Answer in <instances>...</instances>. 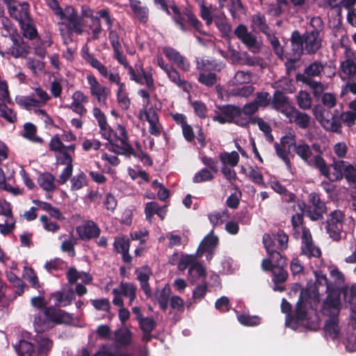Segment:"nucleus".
I'll return each mask as SVG.
<instances>
[{
	"label": "nucleus",
	"mask_w": 356,
	"mask_h": 356,
	"mask_svg": "<svg viewBox=\"0 0 356 356\" xmlns=\"http://www.w3.org/2000/svg\"><path fill=\"white\" fill-rule=\"evenodd\" d=\"M99 134L102 137L108 140L112 147V151L118 154L132 155L138 159L144 164L150 165L152 163L151 159L142 151L138 143L136 148H132L128 143L126 129L124 126L118 124L115 132L113 133L108 123L99 126Z\"/></svg>",
	"instance_id": "nucleus-1"
},
{
	"label": "nucleus",
	"mask_w": 356,
	"mask_h": 356,
	"mask_svg": "<svg viewBox=\"0 0 356 356\" xmlns=\"http://www.w3.org/2000/svg\"><path fill=\"white\" fill-rule=\"evenodd\" d=\"M51 347L52 342L46 335L38 334L33 339L28 332L14 345L19 356H47Z\"/></svg>",
	"instance_id": "nucleus-2"
},
{
	"label": "nucleus",
	"mask_w": 356,
	"mask_h": 356,
	"mask_svg": "<svg viewBox=\"0 0 356 356\" xmlns=\"http://www.w3.org/2000/svg\"><path fill=\"white\" fill-rule=\"evenodd\" d=\"M263 243L268 258L262 261L261 266L264 270H272L273 274V281L276 282H283L288 277L287 272L284 269L286 266V261L282 257L278 251H275L271 243L272 239L268 234H265L263 236Z\"/></svg>",
	"instance_id": "nucleus-3"
},
{
	"label": "nucleus",
	"mask_w": 356,
	"mask_h": 356,
	"mask_svg": "<svg viewBox=\"0 0 356 356\" xmlns=\"http://www.w3.org/2000/svg\"><path fill=\"white\" fill-rule=\"evenodd\" d=\"M340 300L337 294H332L327 297L323 302L321 312L328 318L324 325L325 336L327 339H337L340 335L338 315L340 311Z\"/></svg>",
	"instance_id": "nucleus-4"
},
{
	"label": "nucleus",
	"mask_w": 356,
	"mask_h": 356,
	"mask_svg": "<svg viewBox=\"0 0 356 356\" xmlns=\"http://www.w3.org/2000/svg\"><path fill=\"white\" fill-rule=\"evenodd\" d=\"M307 291H305L307 293ZM305 292L302 291L300 297V300L296 305V314L294 317L289 315V312L291 309V305L284 298L282 299L281 309L283 313L286 314V325L293 330L298 329L300 325H306V321L309 319L308 312L306 305L303 302V295Z\"/></svg>",
	"instance_id": "nucleus-5"
},
{
	"label": "nucleus",
	"mask_w": 356,
	"mask_h": 356,
	"mask_svg": "<svg viewBox=\"0 0 356 356\" xmlns=\"http://www.w3.org/2000/svg\"><path fill=\"white\" fill-rule=\"evenodd\" d=\"M54 15L60 20L61 24L65 25L67 31L70 33H76L81 35L83 32V24L79 18L74 8L70 6H67L63 10L60 7L59 4L55 8H51Z\"/></svg>",
	"instance_id": "nucleus-6"
},
{
	"label": "nucleus",
	"mask_w": 356,
	"mask_h": 356,
	"mask_svg": "<svg viewBox=\"0 0 356 356\" xmlns=\"http://www.w3.org/2000/svg\"><path fill=\"white\" fill-rule=\"evenodd\" d=\"M330 166L333 172H330V167L327 165V174L323 175L330 181H339L345 177L348 183L356 181V167L353 165L343 160L333 159Z\"/></svg>",
	"instance_id": "nucleus-7"
},
{
	"label": "nucleus",
	"mask_w": 356,
	"mask_h": 356,
	"mask_svg": "<svg viewBox=\"0 0 356 356\" xmlns=\"http://www.w3.org/2000/svg\"><path fill=\"white\" fill-rule=\"evenodd\" d=\"M302 214V213H297L291 218L294 228L296 229L298 232L301 231L302 232V254L307 257H318L321 255L320 249L314 245L309 230L301 226Z\"/></svg>",
	"instance_id": "nucleus-8"
},
{
	"label": "nucleus",
	"mask_w": 356,
	"mask_h": 356,
	"mask_svg": "<svg viewBox=\"0 0 356 356\" xmlns=\"http://www.w3.org/2000/svg\"><path fill=\"white\" fill-rule=\"evenodd\" d=\"M224 67L222 63H217L205 58L197 59V69L200 72L198 81L207 86H213L217 81L214 72H220Z\"/></svg>",
	"instance_id": "nucleus-9"
},
{
	"label": "nucleus",
	"mask_w": 356,
	"mask_h": 356,
	"mask_svg": "<svg viewBox=\"0 0 356 356\" xmlns=\"http://www.w3.org/2000/svg\"><path fill=\"white\" fill-rule=\"evenodd\" d=\"M294 149L297 155L308 165L318 169L321 175L327 174V164L323 156H312L310 146L302 141L294 144Z\"/></svg>",
	"instance_id": "nucleus-10"
},
{
	"label": "nucleus",
	"mask_w": 356,
	"mask_h": 356,
	"mask_svg": "<svg viewBox=\"0 0 356 356\" xmlns=\"http://www.w3.org/2000/svg\"><path fill=\"white\" fill-rule=\"evenodd\" d=\"M177 267L181 271L188 268V278L191 283H195L206 276L205 268L197 261V257L193 254L181 255Z\"/></svg>",
	"instance_id": "nucleus-11"
},
{
	"label": "nucleus",
	"mask_w": 356,
	"mask_h": 356,
	"mask_svg": "<svg viewBox=\"0 0 356 356\" xmlns=\"http://www.w3.org/2000/svg\"><path fill=\"white\" fill-rule=\"evenodd\" d=\"M344 299L350 305V326L353 333L348 335L345 342L346 350L350 352L356 351V285L344 291Z\"/></svg>",
	"instance_id": "nucleus-12"
},
{
	"label": "nucleus",
	"mask_w": 356,
	"mask_h": 356,
	"mask_svg": "<svg viewBox=\"0 0 356 356\" xmlns=\"http://www.w3.org/2000/svg\"><path fill=\"white\" fill-rule=\"evenodd\" d=\"M313 114L325 130L336 133L341 131V124L337 120V116L339 115L338 111L335 110L334 113L332 114L323 106L317 105L313 108Z\"/></svg>",
	"instance_id": "nucleus-13"
},
{
	"label": "nucleus",
	"mask_w": 356,
	"mask_h": 356,
	"mask_svg": "<svg viewBox=\"0 0 356 356\" xmlns=\"http://www.w3.org/2000/svg\"><path fill=\"white\" fill-rule=\"evenodd\" d=\"M49 99L50 96L45 90L41 88H36L33 94L17 97L16 102L26 110H31L44 106Z\"/></svg>",
	"instance_id": "nucleus-14"
},
{
	"label": "nucleus",
	"mask_w": 356,
	"mask_h": 356,
	"mask_svg": "<svg viewBox=\"0 0 356 356\" xmlns=\"http://www.w3.org/2000/svg\"><path fill=\"white\" fill-rule=\"evenodd\" d=\"M234 35L252 53L257 54L261 51L262 42L250 32L246 26H237L234 29Z\"/></svg>",
	"instance_id": "nucleus-15"
},
{
	"label": "nucleus",
	"mask_w": 356,
	"mask_h": 356,
	"mask_svg": "<svg viewBox=\"0 0 356 356\" xmlns=\"http://www.w3.org/2000/svg\"><path fill=\"white\" fill-rule=\"evenodd\" d=\"M344 215L339 210L332 211L327 221V231L330 237L338 240L341 237L344 227Z\"/></svg>",
	"instance_id": "nucleus-16"
},
{
	"label": "nucleus",
	"mask_w": 356,
	"mask_h": 356,
	"mask_svg": "<svg viewBox=\"0 0 356 356\" xmlns=\"http://www.w3.org/2000/svg\"><path fill=\"white\" fill-rule=\"evenodd\" d=\"M15 220L12 214L10 203L5 200H0V232L6 235L13 232Z\"/></svg>",
	"instance_id": "nucleus-17"
},
{
	"label": "nucleus",
	"mask_w": 356,
	"mask_h": 356,
	"mask_svg": "<svg viewBox=\"0 0 356 356\" xmlns=\"http://www.w3.org/2000/svg\"><path fill=\"white\" fill-rule=\"evenodd\" d=\"M128 74L131 80L140 85H145L148 88L153 90L154 88V79L150 73L145 72L143 66L136 64L135 67H128Z\"/></svg>",
	"instance_id": "nucleus-18"
},
{
	"label": "nucleus",
	"mask_w": 356,
	"mask_h": 356,
	"mask_svg": "<svg viewBox=\"0 0 356 356\" xmlns=\"http://www.w3.org/2000/svg\"><path fill=\"white\" fill-rule=\"evenodd\" d=\"M316 282L314 289L309 288L307 289L309 299L314 298L318 301V296L321 293L334 291L332 283H328L326 276L320 270L314 271Z\"/></svg>",
	"instance_id": "nucleus-19"
},
{
	"label": "nucleus",
	"mask_w": 356,
	"mask_h": 356,
	"mask_svg": "<svg viewBox=\"0 0 356 356\" xmlns=\"http://www.w3.org/2000/svg\"><path fill=\"white\" fill-rule=\"evenodd\" d=\"M10 15L15 19L19 24L30 17L29 13V5L26 2H15L13 0L4 1Z\"/></svg>",
	"instance_id": "nucleus-20"
},
{
	"label": "nucleus",
	"mask_w": 356,
	"mask_h": 356,
	"mask_svg": "<svg viewBox=\"0 0 356 356\" xmlns=\"http://www.w3.org/2000/svg\"><path fill=\"white\" fill-rule=\"evenodd\" d=\"M86 79L90 88V95L94 97L99 105H105L108 96V89L100 85L93 75H88Z\"/></svg>",
	"instance_id": "nucleus-21"
},
{
	"label": "nucleus",
	"mask_w": 356,
	"mask_h": 356,
	"mask_svg": "<svg viewBox=\"0 0 356 356\" xmlns=\"http://www.w3.org/2000/svg\"><path fill=\"white\" fill-rule=\"evenodd\" d=\"M272 105L273 108L282 113L286 119L288 117L291 118V113L294 112L295 107L289 102V98L279 91L275 92Z\"/></svg>",
	"instance_id": "nucleus-22"
},
{
	"label": "nucleus",
	"mask_w": 356,
	"mask_h": 356,
	"mask_svg": "<svg viewBox=\"0 0 356 356\" xmlns=\"http://www.w3.org/2000/svg\"><path fill=\"white\" fill-rule=\"evenodd\" d=\"M303 39L305 49L308 54H314L322 47L323 36L318 30L307 31Z\"/></svg>",
	"instance_id": "nucleus-23"
},
{
	"label": "nucleus",
	"mask_w": 356,
	"mask_h": 356,
	"mask_svg": "<svg viewBox=\"0 0 356 356\" xmlns=\"http://www.w3.org/2000/svg\"><path fill=\"white\" fill-rule=\"evenodd\" d=\"M218 243V238L213 234V231L211 230L200 243L197 254L202 256L204 253H207V259L210 261L212 259V254Z\"/></svg>",
	"instance_id": "nucleus-24"
},
{
	"label": "nucleus",
	"mask_w": 356,
	"mask_h": 356,
	"mask_svg": "<svg viewBox=\"0 0 356 356\" xmlns=\"http://www.w3.org/2000/svg\"><path fill=\"white\" fill-rule=\"evenodd\" d=\"M8 148L4 143L0 140V188L17 195L20 193V190L18 188L13 187L6 184L5 175L1 168L3 162L8 159Z\"/></svg>",
	"instance_id": "nucleus-25"
},
{
	"label": "nucleus",
	"mask_w": 356,
	"mask_h": 356,
	"mask_svg": "<svg viewBox=\"0 0 356 356\" xmlns=\"http://www.w3.org/2000/svg\"><path fill=\"white\" fill-rule=\"evenodd\" d=\"M340 77L342 80H356V57L347 56L340 64Z\"/></svg>",
	"instance_id": "nucleus-26"
},
{
	"label": "nucleus",
	"mask_w": 356,
	"mask_h": 356,
	"mask_svg": "<svg viewBox=\"0 0 356 356\" xmlns=\"http://www.w3.org/2000/svg\"><path fill=\"white\" fill-rule=\"evenodd\" d=\"M46 314L51 318L53 326L55 324H70L73 321L70 314L53 307L46 308Z\"/></svg>",
	"instance_id": "nucleus-27"
},
{
	"label": "nucleus",
	"mask_w": 356,
	"mask_h": 356,
	"mask_svg": "<svg viewBox=\"0 0 356 356\" xmlns=\"http://www.w3.org/2000/svg\"><path fill=\"white\" fill-rule=\"evenodd\" d=\"M72 100L69 108L76 114L84 115L87 113L84 104L88 102V96L81 90H76L72 95Z\"/></svg>",
	"instance_id": "nucleus-28"
},
{
	"label": "nucleus",
	"mask_w": 356,
	"mask_h": 356,
	"mask_svg": "<svg viewBox=\"0 0 356 356\" xmlns=\"http://www.w3.org/2000/svg\"><path fill=\"white\" fill-rule=\"evenodd\" d=\"M163 52L169 60L173 62L179 68L184 72L190 69V64L185 57L181 56L179 52L172 47H164Z\"/></svg>",
	"instance_id": "nucleus-29"
},
{
	"label": "nucleus",
	"mask_w": 356,
	"mask_h": 356,
	"mask_svg": "<svg viewBox=\"0 0 356 356\" xmlns=\"http://www.w3.org/2000/svg\"><path fill=\"white\" fill-rule=\"evenodd\" d=\"M76 232L79 237L83 240L97 237L100 234L99 227L92 221H88L83 225L77 227Z\"/></svg>",
	"instance_id": "nucleus-30"
},
{
	"label": "nucleus",
	"mask_w": 356,
	"mask_h": 356,
	"mask_svg": "<svg viewBox=\"0 0 356 356\" xmlns=\"http://www.w3.org/2000/svg\"><path fill=\"white\" fill-rule=\"evenodd\" d=\"M112 340L118 346L126 347L131 344L133 334L127 327H120L114 332Z\"/></svg>",
	"instance_id": "nucleus-31"
},
{
	"label": "nucleus",
	"mask_w": 356,
	"mask_h": 356,
	"mask_svg": "<svg viewBox=\"0 0 356 356\" xmlns=\"http://www.w3.org/2000/svg\"><path fill=\"white\" fill-rule=\"evenodd\" d=\"M136 278L140 283L141 289L147 297L151 296V289L148 284L150 275H152L151 269L147 266H144L136 270Z\"/></svg>",
	"instance_id": "nucleus-32"
},
{
	"label": "nucleus",
	"mask_w": 356,
	"mask_h": 356,
	"mask_svg": "<svg viewBox=\"0 0 356 356\" xmlns=\"http://www.w3.org/2000/svg\"><path fill=\"white\" fill-rule=\"evenodd\" d=\"M137 286L131 282H122L118 288L113 289V293H120L122 296L129 299V305L136 299Z\"/></svg>",
	"instance_id": "nucleus-33"
},
{
	"label": "nucleus",
	"mask_w": 356,
	"mask_h": 356,
	"mask_svg": "<svg viewBox=\"0 0 356 356\" xmlns=\"http://www.w3.org/2000/svg\"><path fill=\"white\" fill-rule=\"evenodd\" d=\"M238 107L226 106L223 107L219 113L216 114L213 119L221 124L232 122L233 118L238 113Z\"/></svg>",
	"instance_id": "nucleus-34"
},
{
	"label": "nucleus",
	"mask_w": 356,
	"mask_h": 356,
	"mask_svg": "<svg viewBox=\"0 0 356 356\" xmlns=\"http://www.w3.org/2000/svg\"><path fill=\"white\" fill-rule=\"evenodd\" d=\"M165 74L170 81L184 91L188 92L191 89V84L186 80L182 79L179 72L173 67L171 66L168 70L167 69Z\"/></svg>",
	"instance_id": "nucleus-35"
},
{
	"label": "nucleus",
	"mask_w": 356,
	"mask_h": 356,
	"mask_svg": "<svg viewBox=\"0 0 356 356\" xmlns=\"http://www.w3.org/2000/svg\"><path fill=\"white\" fill-rule=\"evenodd\" d=\"M323 70V65L321 62L315 61L309 64L302 74H298L297 79L299 81L303 82L305 79H312V77L318 76Z\"/></svg>",
	"instance_id": "nucleus-36"
},
{
	"label": "nucleus",
	"mask_w": 356,
	"mask_h": 356,
	"mask_svg": "<svg viewBox=\"0 0 356 356\" xmlns=\"http://www.w3.org/2000/svg\"><path fill=\"white\" fill-rule=\"evenodd\" d=\"M129 6L136 17L141 22L145 23L148 19L149 10L139 0H129Z\"/></svg>",
	"instance_id": "nucleus-37"
},
{
	"label": "nucleus",
	"mask_w": 356,
	"mask_h": 356,
	"mask_svg": "<svg viewBox=\"0 0 356 356\" xmlns=\"http://www.w3.org/2000/svg\"><path fill=\"white\" fill-rule=\"evenodd\" d=\"M13 45L8 49V54L15 58L26 57L28 54V47L19 39V36L12 39Z\"/></svg>",
	"instance_id": "nucleus-38"
},
{
	"label": "nucleus",
	"mask_w": 356,
	"mask_h": 356,
	"mask_svg": "<svg viewBox=\"0 0 356 356\" xmlns=\"http://www.w3.org/2000/svg\"><path fill=\"white\" fill-rule=\"evenodd\" d=\"M161 108V103L158 99L154 100V103L143 106L140 115L144 113L148 122H152L159 120L157 112Z\"/></svg>",
	"instance_id": "nucleus-39"
},
{
	"label": "nucleus",
	"mask_w": 356,
	"mask_h": 356,
	"mask_svg": "<svg viewBox=\"0 0 356 356\" xmlns=\"http://www.w3.org/2000/svg\"><path fill=\"white\" fill-rule=\"evenodd\" d=\"M33 325L38 332H44L53 327L51 318L46 314V309L44 312L35 316L33 321Z\"/></svg>",
	"instance_id": "nucleus-40"
},
{
	"label": "nucleus",
	"mask_w": 356,
	"mask_h": 356,
	"mask_svg": "<svg viewBox=\"0 0 356 356\" xmlns=\"http://www.w3.org/2000/svg\"><path fill=\"white\" fill-rule=\"evenodd\" d=\"M75 145H68L65 149L55 154L56 162L61 165H72V154L74 153Z\"/></svg>",
	"instance_id": "nucleus-41"
},
{
	"label": "nucleus",
	"mask_w": 356,
	"mask_h": 356,
	"mask_svg": "<svg viewBox=\"0 0 356 356\" xmlns=\"http://www.w3.org/2000/svg\"><path fill=\"white\" fill-rule=\"evenodd\" d=\"M251 81V73L249 71L239 70L236 72L233 78L229 81L230 86H240L248 85Z\"/></svg>",
	"instance_id": "nucleus-42"
},
{
	"label": "nucleus",
	"mask_w": 356,
	"mask_h": 356,
	"mask_svg": "<svg viewBox=\"0 0 356 356\" xmlns=\"http://www.w3.org/2000/svg\"><path fill=\"white\" fill-rule=\"evenodd\" d=\"M286 120L290 123L296 122L300 128L306 129L309 123V117L306 113H301L294 108L291 118L288 117Z\"/></svg>",
	"instance_id": "nucleus-43"
},
{
	"label": "nucleus",
	"mask_w": 356,
	"mask_h": 356,
	"mask_svg": "<svg viewBox=\"0 0 356 356\" xmlns=\"http://www.w3.org/2000/svg\"><path fill=\"white\" fill-rule=\"evenodd\" d=\"M270 237L272 239L271 245L275 251H277V249L284 250L287 248L288 236L283 231L279 230L273 238L271 236Z\"/></svg>",
	"instance_id": "nucleus-44"
},
{
	"label": "nucleus",
	"mask_w": 356,
	"mask_h": 356,
	"mask_svg": "<svg viewBox=\"0 0 356 356\" xmlns=\"http://www.w3.org/2000/svg\"><path fill=\"white\" fill-rule=\"evenodd\" d=\"M330 275L334 282V284H332L334 291H331V292L328 294L327 297L332 294H337L338 298L339 299V292L337 291V289L343 283L344 276L343 273L340 272L337 268L335 267L330 268Z\"/></svg>",
	"instance_id": "nucleus-45"
},
{
	"label": "nucleus",
	"mask_w": 356,
	"mask_h": 356,
	"mask_svg": "<svg viewBox=\"0 0 356 356\" xmlns=\"http://www.w3.org/2000/svg\"><path fill=\"white\" fill-rule=\"evenodd\" d=\"M291 46L292 50L294 52L295 59L300 57L301 53L303 51L304 39L303 36L298 31H294L291 35Z\"/></svg>",
	"instance_id": "nucleus-46"
},
{
	"label": "nucleus",
	"mask_w": 356,
	"mask_h": 356,
	"mask_svg": "<svg viewBox=\"0 0 356 356\" xmlns=\"http://www.w3.org/2000/svg\"><path fill=\"white\" fill-rule=\"evenodd\" d=\"M298 207L302 213L306 214L311 220H316L322 218L324 210L314 209V207H307L304 202H298Z\"/></svg>",
	"instance_id": "nucleus-47"
},
{
	"label": "nucleus",
	"mask_w": 356,
	"mask_h": 356,
	"mask_svg": "<svg viewBox=\"0 0 356 356\" xmlns=\"http://www.w3.org/2000/svg\"><path fill=\"white\" fill-rule=\"evenodd\" d=\"M219 157L223 165L230 166L231 168L236 166L239 161V155L236 151L221 153Z\"/></svg>",
	"instance_id": "nucleus-48"
},
{
	"label": "nucleus",
	"mask_w": 356,
	"mask_h": 356,
	"mask_svg": "<svg viewBox=\"0 0 356 356\" xmlns=\"http://www.w3.org/2000/svg\"><path fill=\"white\" fill-rule=\"evenodd\" d=\"M38 184L47 191H51L56 188L54 177L50 173L41 175L38 178Z\"/></svg>",
	"instance_id": "nucleus-49"
},
{
	"label": "nucleus",
	"mask_w": 356,
	"mask_h": 356,
	"mask_svg": "<svg viewBox=\"0 0 356 356\" xmlns=\"http://www.w3.org/2000/svg\"><path fill=\"white\" fill-rule=\"evenodd\" d=\"M140 327L143 331V339L146 341L150 339V332L153 330L155 327L154 321L149 317L142 318L138 321Z\"/></svg>",
	"instance_id": "nucleus-50"
},
{
	"label": "nucleus",
	"mask_w": 356,
	"mask_h": 356,
	"mask_svg": "<svg viewBox=\"0 0 356 356\" xmlns=\"http://www.w3.org/2000/svg\"><path fill=\"white\" fill-rule=\"evenodd\" d=\"M254 87L251 85L233 86L229 90V94L234 97H248L254 92Z\"/></svg>",
	"instance_id": "nucleus-51"
},
{
	"label": "nucleus",
	"mask_w": 356,
	"mask_h": 356,
	"mask_svg": "<svg viewBox=\"0 0 356 356\" xmlns=\"http://www.w3.org/2000/svg\"><path fill=\"white\" fill-rule=\"evenodd\" d=\"M19 24L24 37L32 40L37 36V31L34 26L33 21L31 17Z\"/></svg>",
	"instance_id": "nucleus-52"
},
{
	"label": "nucleus",
	"mask_w": 356,
	"mask_h": 356,
	"mask_svg": "<svg viewBox=\"0 0 356 356\" xmlns=\"http://www.w3.org/2000/svg\"><path fill=\"white\" fill-rule=\"evenodd\" d=\"M170 295V289L163 288L161 290H158L155 294V298L159 303L160 308L165 311L168 308V300Z\"/></svg>",
	"instance_id": "nucleus-53"
},
{
	"label": "nucleus",
	"mask_w": 356,
	"mask_h": 356,
	"mask_svg": "<svg viewBox=\"0 0 356 356\" xmlns=\"http://www.w3.org/2000/svg\"><path fill=\"white\" fill-rule=\"evenodd\" d=\"M238 322L246 326H254L260 323V318L257 316H250L246 313L239 314L236 312Z\"/></svg>",
	"instance_id": "nucleus-54"
},
{
	"label": "nucleus",
	"mask_w": 356,
	"mask_h": 356,
	"mask_svg": "<svg viewBox=\"0 0 356 356\" xmlns=\"http://www.w3.org/2000/svg\"><path fill=\"white\" fill-rule=\"evenodd\" d=\"M252 26L253 29H257L265 34L270 31L269 28L266 23L264 16L261 14L254 15L252 16Z\"/></svg>",
	"instance_id": "nucleus-55"
},
{
	"label": "nucleus",
	"mask_w": 356,
	"mask_h": 356,
	"mask_svg": "<svg viewBox=\"0 0 356 356\" xmlns=\"http://www.w3.org/2000/svg\"><path fill=\"white\" fill-rule=\"evenodd\" d=\"M6 277L10 282H11L15 287H16L15 293L21 296L26 287L25 284L21 280L15 273L11 271H6Z\"/></svg>",
	"instance_id": "nucleus-56"
},
{
	"label": "nucleus",
	"mask_w": 356,
	"mask_h": 356,
	"mask_svg": "<svg viewBox=\"0 0 356 356\" xmlns=\"http://www.w3.org/2000/svg\"><path fill=\"white\" fill-rule=\"evenodd\" d=\"M246 175L254 184L265 186L263 175L257 167H249Z\"/></svg>",
	"instance_id": "nucleus-57"
},
{
	"label": "nucleus",
	"mask_w": 356,
	"mask_h": 356,
	"mask_svg": "<svg viewBox=\"0 0 356 356\" xmlns=\"http://www.w3.org/2000/svg\"><path fill=\"white\" fill-rule=\"evenodd\" d=\"M83 58L93 68L96 69L99 74L105 71L106 66L104 65L99 60L90 54L88 51H84Z\"/></svg>",
	"instance_id": "nucleus-58"
},
{
	"label": "nucleus",
	"mask_w": 356,
	"mask_h": 356,
	"mask_svg": "<svg viewBox=\"0 0 356 356\" xmlns=\"http://www.w3.org/2000/svg\"><path fill=\"white\" fill-rule=\"evenodd\" d=\"M1 24L3 26L1 30V35L3 37L10 38L11 40L13 39L14 37H17L18 35L16 34V31L15 28L13 27L11 22L6 17H3L1 19Z\"/></svg>",
	"instance_id": "nucleus-59"
},
{
	"label": "nucleus",
	"mask_w": 356,
	"mask_h": 356,
	"mask_svg": "<svg viewBox=\"0 0 356 356\" xmlns=\"http://www.w3.org/2000/svg\"><path fill=\"white\" fill-rule=\"evenodd\" d=\"M210 222L213 225H219L228 218L227 211L223 210L221 211H214L208 216Z\"/></svg>",
	"instance_id": "nucleus-60"
},
{
	"label": "nucleus",
	"mask_w": 356,
	"mask_h": 356,
	"mask_svg": "<svg viewBox=\"0 0 356 356\" xmlns=\"http://www.w3.org/2000/svg\"><path fill=\"white\" fill-rule=\"evenodd\" d=\"M55 300V304L62 307L67 306L71 303L74 299V294H64L61 292H56L52 295Z\"/></svg>",
	"instance_id": "nucleus-61"
},
{
	"label": "nucleus",
	"mask_w": 356,
	"mask_h": 356,
	"mask_svg": "<svg viewBox=\"0 0 356 356\" xmlns=\"http://www.w3.org/2000/svg\"><path fill=\"white\" fill-rule=\"evenodd\" d=\"M36 127L31 123H26L24 125V136L27 139L36 143H41L42 139L35 136Z\"/></svg>",
	"instance_id": "nucleus-62"
},
{
	"label": "nucleus",
	"mask_w": 356,
	"mask_h": 356,
	"mask_svg": "<svg viewBox=\"0 0 356 356\" xmlns=\"http://www.w3.org/2000/svg\"><path fill=\"white\" fill-rule=\"evenodd\" d=\"M23 277L33 287L39 288L40 286L38 278L31 268L27 266L24 268Z\"/></svg>",
	"instance_id": "nucleus-63"
},
{
	"label": "nucleus",
	"mask_w": 356,
	"mask_h": 356,
	"mask_svg": "<svg viewBox=\"0 0 356 356\" xmlns=\"http://www.w3.org/2000/svg\"><path fill=\"white\" fill-rule=\"evenodd\" d=\"M26 66L34 74H38L44 70L43 62L31 57L26 58Z\"/></svg>",
	"instance_id": "nucleus-64"
}]
</instances>
